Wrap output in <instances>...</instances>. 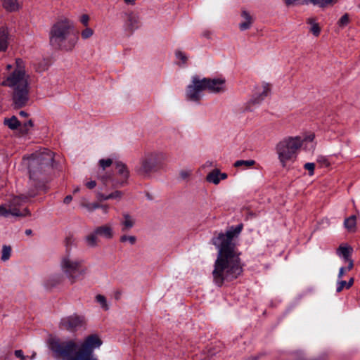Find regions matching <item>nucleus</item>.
<instances>
[{
    "mask_svg": "<svg viewBox=\"0 0 360 360\" xmlns=\"http://www.w3.org/2000/svg\"><path fill=\"white\" fill-rule=\"evenodd\" d=\"M165 160V155L162 153H151L146 154L141 158L139 165L136 171L141 175H148L155 171Z\"/></svg>",
    "mask_w": 360,
    "mask_h": 360,
    "instance_id": "6e6552de",
    "label": "nucleus"
},
{
    "mask_svg": "<svg viewBox=\"0 0 360 360\" xmlns=\"http://www.w3.org/2000/svg\"><path fill=\"white\" fill-rule=\"evenodd\" d=\"M27 198L16 196L14 197L8 205H0V216L8 217H25L30 214L29 210L26 208L22 210L19 208L26 201Z\"/></svg>",
    "mask_w": 360,
    "mask_h": 360,
    "instance_id": "1a4fd4ad",
    "label": "nucleus"
},
{
    "mask_svg": "<svg viewBox=\"0 0 360 360\" xmlns=\"http://www.w3.org/2000/svg\"><path fill=\"white\" fill-rule=\"evenodd\" d=\"M109 199H110V198H108V195H101V200H107Z\"/></svg>",
    "mask_w": 360,
    "mask_h": 360,
    "instance_id": "5fc2aeb1",
    "label": "nucleus"
},
{
    "mask_svg": "<svg viewBox=\"0 0 360 360\" xmlns=\"http://www.w3.org/2000/svg\"><path fill=\"white\" fill-rule=\"evenodd\" d=\"M354 278H351L349 281L347 283L345 281H341L338 283V287H337V292H340L342 290L344 287H346L347 288H351L354 284Z\"/></svg>",
    "mask_w": 360,
    "mask_h": 360,
    "instance_id": "cd10ccee",
    "label": "nucleus"
},
{
    "mask_svg": "<svg viewBox=\"0 0 360 360\" xmlns=\"http://www.w3.org/2000/svg\"><path fill=\"white\" fill-rule=\"evenodd\" d=\"M62 281V277H60V276H58L56 278V281H55V278H50L49 280V283H48V285L49 286H53L55 285L57 283H59Z\"/></svg>",
    "mask_w": 360,
    "mask_h": 360,
    "instance_id": "37998d69",
    "label": "nucleus"
},
{
    "mask_svg": "<svg viewBox=\"0 0 360 360\" xmlns=\"http://www.w3.org/2000/svg\"><path fill=\"white\" fill-rule=\"evenodd\" d=\"M352 252V248L347 245H340L336 251L337 255L339 257H342L345 261L349 260L351 259L350 257Z\"/></svg>",
    "mask_w": 360,
    "mask_h": 360,
    "instance_id": "412c9836",
    "label": "nucleus"
},
{
    "mask_svg": "<svg viewBox=\"0 0 360 360\" xmlns=\"http://www.w3.org/2000/svg\"><path fill=\"white\" fill-rule=\"evenodd\" d=\"M79 188H75V189L74 190V193L78 192V191H79Z\"/></svg>",
    "mask_w": 360,
    "mask_h": 360,
    "instance_id": "680f3d73",
    "label": "nucleus"
},
{
    "mask_svg": "<svg viewBox=\"0 0 360 360\" xmlns=\"http://www.w3.org/2000/svg\"><path fill=\"white\" fill-rule=\"evenodd\" d=\"M202 82L205 90L214 94L224 93L226 90V79L223 77L203 78Z\"/></svg>",
    "mask_w": 360,
    "mask_h": 360,
    "instance_id": "f8f14e48",
    "label": "nucleus"
},
{
    "mask_svg": "<svg viewBox=\"0 0 360 360\" xmlns=\"http://www.w3.org/2000/svg\"><path fill=\"white\" fill-rule=\"evenodd\" d=\"M20 115L21 117H25L27 115V112H25V111H20Z\"/></svg>",
    "mask_w": 360,
    "mask_h": 360,
    "instance_id": "13d9d810",
    "label": "nucleus"
},
{
    "mask_svg": "<svg viewBox=\"0 0 360 360\" xmlns=\"http://www.w3.org/2000/svg\"><path fill=\"white\" fill-rule=\"evenodd\" d=\"M112 164V159L108 158V159H101L99 161V165L105 169V168L110 167Z\"/></svg>",
    "mask_w": 360,
    "mask_h": 360,
    "instance_id": "4c0bfd02",
    "label": "nucleus"
},
{
    "mask_svg": "<svg viewBox=\"0 0 360 360\" xmlns=\"http://www.w3.org/2000/svg\"><path fill=\"white\" fill-rule=\"evenodd\" d=\"M98 237V234L96 233V231L94 229L93 232L86 236L85 241L86 245L90 247L97 246L99 242Z\"/></svg>",
    "mask_w": 360,
    "mask_h": 360,
    "instance_id": "b1692460",
    "label": "nucleus"
},
{
    "mask_svg": "<svg viewBox=\"0 0 360 360\" xmlns=\"http://www.w3.org/2000/svg\"><path fill=\"white\" fill-rule=\"evenodd\" d=\"M127 29L130 31H134L139 28L140 25V18L137 13L130 12L127 14L126 20Z\"/></svg>",
    "mask_w": 360,
    "mask_h": 360,
    "instance_id": "2eb2a0df",
    "label": "nucleus"
},
{
    "mask_svg": "<svg viewBox=\"0 0 360 360\" xmlns=\"http://www.w3.org/2000/svg\"><path fill=\"white\" fill-rule=\"evenodd\" d=\"M35 356H36V352H34L32 353V354L30 356H29L28 359L33 360V359H34Z\"/></svg>",
    "mask_w": 360,
    "mask_h": 360,
    "instance_id": "4d7b16f0",
    "label": "nucleus"
},
{
    "mask_svg": "<svg viewBox=\"0 0 360 360\" xmlns=\"http://www.w3.org/2000/svg\"><path fill=\"white\" fill-rule=\"evenodd\" d=\"M11 255V248L10 246L4 245L1 250V260L6 262L9 259Z\"/></svg>",
    "mask_w": 360,
    "mask_h": 360,
    "instance_id": "c85d7f7f",
    "label": "nucleus"
},
{
    "mask_svg": "<svg viewBox=\"0 0 360 360\" xmlns=\"http://www.w3.org/2000/svg\"><path fill=\"white\" fill-rule=\"evenodd\" d=\"M202 79L198 77L192 78V84L188 85L186 89V98L191 101L198 102L202 97V91H204Z\"/></svg>",
    "mask_w": 360,
    "mask_h": 360,
    "instance_id": "ddd939ff",
    "label": "nucleus"
},
{
    "mask_svg": "<svg viewBox=\"0 0 360 360\" xmlns=\"http://www.w3.org/2000/svg\"><path fill=\"white\" fill-rule=\"evenodd\" d=\"M271 85L266 82L258 84L255 86L254 94L245 104V110L252 111L254 107L259 104L269 94Z\"/></svg>",
    "mask_w": 360,
    "mask_h": 360,
    "instance_id": "9d476101",
    "label": "nucleus"
},
{
    "mask_svg": "<svg viewBox=\"0 0 360 360\" xmlns=\"http://www.w3.org/2000/svg\"><path fill=\"white\" fill-rule=\"evenodd\" d=\"M256 162L253 160H237L234 163V167H244L245 168L251 167L255 165Z\"/></svg>",
    "mask_w": 360,
    "mask_h": 360,
    "instance_id": "bb28decb",
    "label": "nucleus"
},
{
    "mask_svg": "<svg viewBox=\"0 0 360 360\" xmlns=\"http://www.w3.org/2000/svg\"><path fill=\"white\" fill-rule=\"evenodd\" d=\"M175 56L176 58L181 60V63L182 64H186V62H187V60H188V57L186 56V55L185 54V53H184L183 51H180V50H176L175 51Z\"/></svg>",
    "mask_w": 360,
    "mask_h": 360,
    "instance_id": "2f4dec72",
    "label": "nucleus"
},
{
    "mask_svg": "<svg viewBox=\"0 0 360 360\" xmlns=\"http://www.w3.org/2000/svg\"><path fill=\"white\" fill-rule=\"evenodd\" d=\"M242 229V224L231 226L225 233H219L212 239V244L218 249L212 271L213 282L219 287L226 281L236 279L243 273L240 252L234 242Z\"/></svg>",
    "mask_w": 360,
    "mask_h": 360,
    "instance_id": "f257e3e1",
    "label": "nucleus"
},
{
    "mask_svg": "<svg viewBox=\"0 0 360 360\" xmlns=\"http://www.w3.org/2000/svg\"><path fill=\"white\" fill-rule=\"evenodd\" d=\"M73 30L74 25L70 19L67 18L58 19L50 30V44L61 50L72 51L79 40L77 35L70 37V32Z\"/></svg>",
    "mask_w": 360,
    "mask_h": 360,
    "instance_id": "20e7f679",
    "label": "nucleus"
},
{
    "mask_svg": "<svg viewBox=\"0 0 360 360\" xmlns=\"http://www.w3.org/2000/svg\"><path fill=\"white\" fill-rule=\"evenodd\" d=\"M339 0H307L306 5L311 4L320 8L324 9L335 6Z\"/></svg>",
    "mask_w": 360,
    "mask_h": 360,
    "instance_id": "6ab92c4d",
    "label": "nucleus"
},
{
    "mask_svg": "<svg viewBox=\"0 0 360 360\" xmlns=\"http://www.w3.org/2000/svg\"><path fill=\"white\" fill-rule=\"evenodd\" d=\"M95 229L99 237L106 240H111L115 236L114 229L111 224H105L97 226Z\"/></svg>",
    "mask_w": 360,
    "mask_h": 360,
    "instance_id": "4468645a",
    "label": "nucleus"
},
{
    "mask_svg": "<svg viewBox=\"0 0 360 360\" xmlns=\"http://www.w3.org/2000/svg\"><path fill=\"white\" fill-rule=\"evenodd\" d=\"M358 8L360 9V3L358 5Z\"/></svg>",
    "mask_w": 360,
    "mask_h": 360,
    "instance_id": "e2e57ef3",
    "label": "nucleus"
},
{
    "mask_svg": "<svg viewBox=\"0 0 360 360\" xmlns=\"http://www.w3.org/2000/svg\"><path fill=\"white\" fill-rule=\"evenodd\" d=\"M6 70L9 71L2 82V85L13 90V99L18 108L24 106L29 100L30 75L25 70L22 60L17 58L14 65L8 64Z\"/></svg>",
    "mask_w": 360,
    "mask_h": 360,
    "instance_id": "7ed1b4c3",
    "label": "nucleus"
},
{
    "mask_svg": "<svg viewBox=\"0 0 360 360\" xmlns=\"http://www.w3.org/2000/svg\"><path fill=\"white\" fill-rule=\"evenodd\" d=\"M318 162L321 164L322 167H328L330 162L326 157L321 156L318 158Z\"/></svg>",
    "mask_w": 360,
    "mask_h": 360,
    "instance_id": "a19ab883",
    "label": "nucleus"
},
{
    "mask_svg": "<svg viewBox=\"0 0 360 360\" xmlns=\"http://www.w3.org/2000/svg\"><path fill=\"white\" fill-rule=\"evenodd\" d=\"M120 241L123 243H129L131 245H134L136 242V238L134 236L122 235L120 238Z\"/></svg>",
    "mask_w": 360,
    "mask_h": 360,
    "instance_id": "7c9ffc66",
    "label": "nucleus"
},
{
    "mask_svg": "<svg viewBox=\"0 0 360 360\" xmlns=\"http://www.w3.org/2000/svg\"><path fill=\"white\" fill-rule=\"evenodd\" d=\"M8 30L5 27L0 28V51H5L8 47Z\"/></svg>",
    "mask_w": 360,
    "mask_h": 360,
    "instance_id": "5701e85b",
    "label": "nucleus"
},
{
    "mask_svg": "<svg viewBox=\"0 0 360 360\" xmlns=\"http://www.w3.org/2000/svg\"><path fill=\"white\" fill-rule=\"evenodd\" d=\"M3 7L8 11L13 12L19 10L21 7L20 0H1Z\"/></svg>",
    "mask_w": 360,
    "mask_h": 360,
    "instance_id": "4be33fe9",
    "label": "nucleus"
},
{
    "mask_svg": "<svg viewBox=\"0 0 360 360\" xmlns=\"http://www.w3.org/2000/svg\"><path fill=\"white\" fill-rule=\"evenodd\" d=\"M14 354L15 356L20 360H27L29 358V356L24 355V353L21 349L15 350Z\"/></svg>",
    "mask_w": 360,
    "mask_h": 360,
    "instance_id": "ea45409f",
    "label": "nucleus"
},
{
    "mask_svg": "<svg viewBox=\"0 0 360 360\" xmlns=\"http://www.w3.org/2000/svg\"><path fill=\"white\" fill-rule=\"evenodd\" d=\"M191 174V170L186 169V170H181L179 173L180 176L185 179L190 176Z\"/></svg>",
    "mask_w": 360,
    "mask_h": 360,
    "instance_id": "c03bdc74",
    "label": "nucleus"
},
{
    "mask_svg": "<svg viewBox=\"0 0 360 360\" xmlns=\"http://www.w3.org/2000/svg\"><path fill=\"white\" fill-rule=\"evenodd\" d=\"M346 262H348V263H349L348 266H347V270L349 271L353 268V266H354L353 260L352 259H350L349 260H347Z\"/></svg>",
    "mask_w": 360,
    "mask_h": 360,
    "instance_id": "3c124183",
    "label": "nucleus"
},
{
    "mask_svg": "<svg viewBox=\"0 0 360 360\" xmlns=\"http://www.w3.org/2000/svg\"><path fill=\"white\" fill-rule=\"evenodd\" d=\"M135 224L134 218L127 212L122 214V219L120 221L121 231L126 232L134 227Z\"/></svg>",
    "mask_w": 360,
    "mask_h": 360,
    "instance_id": "f3484780",
    "label": "nucleus"
},
{
    "mask_svg": "<svg viewBox=\"0 0 360 360\" xmlns=\"http://www.w3.org/2000/svg\"><path fill=\"white\" fill-rule=\"evenodd\" d=\"M45 69H46V68H41V69L37 68V70L38 71H42V70H44Z\"/></svg>",
    "mask_w": 360,
    "mask_h": 360,
    "instance_id": "052dcab7",
    "label": "nucleus"
},
{
    "mask_svg": "<svg viewBox=\"0 0 360 360\" xmlns=\"http://www.w3.org/2000/svg\"><path fill=\"white\" fill-rule=\"evenodd\" d=\"M109 208H110V207L108 205H101V209L102 210V211L104 214L108 213Z\"/></svg>",
    "mask_w": 360,
    "mask_h": 360,
    "instance_id": "09e8293b",
    "label": "nucleus"
},
{
    "mask_svg": "<svg viewBox=\"0 0 360 360\" xmlns=\"http://www.w3.org/2000/svg\"><path fill=\"white\" fill-rule=\"evenodd\" d=\"M127 4H134L136 0H124Z\"/></svg>",
    "mask_w": 360,
    "mask_h": 360,
    "instance_id": "6e6d98bb",
    "label": "nucleus"
},
{
    "mask_svg": "<svg viewBox=\"0 0 360 360\" xmlns=\"http://www.w3.org/2000/svg\"><path fill=\"white\" fill-rule=\"evenodd\" d=\"M283 3L287 6H292L297 4L306 5L307 0H283Z\"/></svg>",
    "mask_w": 360,
    "mask_h": 360,
    "instance_id": "72a5a7b5",
    "label": "nucleus"
},
{
    "mask_svg": "<svg viewBox=\"0 0 360 360\" xmlns=\"http://www.w3.org/2000/svg\"><path fill=\"white\" fill-rule=\"evenodd\" d=\"M302 144L303 140L300 136H288L276 144V152L282 167L296 160Z\"/></svg>",
    "mask_w": 360,
    "mask_h": 360,
    "instance_id": "39448f33",
    "label": "nucleus"
},
{
    "mask_svg": "<svg viewBox=\"0 0 360 360\" xmlns=\"http://www.w3.org/2000/svg\"><path fill=\"white\" fill-rule=\"evenodd\" d=\"M115 169L117 170V173L120 176V182L119 183L121 186H122L124 183H126L127 179L129 176V172L126 166L122 162L117 161L115 162Z\"/></svg>",
    "mask_w": 360,
    "mask_h": 360,
    "instance_id": "dca6fc26",
    "label": "nucleus"
},
{
    "mask_svg": "<svg viewBox=\"0 0 360 360\" xmlns=\"http://www.w3.org/2000/svg\"><path fill=\"white\" fill-rule=\"evenodd\" d=\"M94 30L89 27H86L84 30H82L80 33L81 37L83 40H86L91 38L94 35Z\"/></svg>",
    "mask_w": 360,
    "mask_h": 360,
    "instance_id": "c756f323",
    "label": "nucleus"
},
{
    "mask_svg": "<svg viewBox=\"0 0 360 360\" xmlns=\"http://www.w3.org/2000/svg\"><path fill=\"white\" fill-rule=\"evenodd\" d=\"M122 197V193L119 191H116L108 195L110 199H118L120 200Z\"/></svg>",
    "mask_w": 360,
    "mask_h": 360,
    "instance_id": "79ce46f5",
    "label": "nucleus"
},
{
    "mask_svg": "<svg viewBox=\"0 0 360 360\" xmlns=\"http://www.w3.org/2000/svg\"><path fill=\"white\" fill-rule=\"evenodd\" d=\"M304 169L309 172V175L312 176L314 172L315 165L312 162H307L304 166Z\"/></svg>",
    "mask_w": 360,
    "mask_h": 360,
    "instance_id": "58836bf2",
    "label": "nucleus"
},
{
    "mask_svg": "<svg viewBox=\"0 0 360 360\" xmlns=\"http://www.w3.org/2000/svg\"><path fill=\"white\" fill-rule=\"evenodd\" d=\"M53 153L47 149L32 154L27 160H24V164L27 166L30 178H33L40 173L46 167H52Z\"/></svg>",
    "mask_w": 360,
    "mask_h": 360,
    "instance_id": "0eeeda50",
    "label": "nucleus"
},
{
    "mask_svg": "<svg viewBox=\"0 0 360 360\" xmlns=\"http://www.w3.org/2000/svg\"><path fill=\"white\" fill-rule=\"evenodd\" d=\"M102 343L96 334L86 336L80 344L73 340L61 342L55 338H51L49 340L50 349L63 360H98L94 354V350L99 348Z\"/></svg>",
    "mask_w": 360,
    "mask_h": 360,
    "instance_id": "f03ea898",
    "label": "nucleus"
},
{
    "mask_svg": "<svg viewBox=\"0 0 360 360\" xmlns=\"http://www.w3.org/2000/svg\"><path fill=\"white\" fill-rule=\"evenodd\" d=\"M32 127V120H29L28 122H25L23 124V127L25 128V129L23 130L24 132H27L28 131V127Z\"/></svg>",
    "mask_w": 360,
    "mask_h": 360,
    "instance_id": "de8ad7c7",
    "label": "nucleus"
},
{
    "mask_svg": "<svg viewBox=\"0 0 360 360\" xmlns=\"http://www.w3.org/2000/svg\"><path fill=\"white\" fill-rule=\"evenodd\" d=\"M81 206L82 207L85 208L89 212H93L94 211L91 202H82L81 203Z\"/></svg>",
    "mask_w": 360,
    "mask_h": 360,
    "instance_id": "a18cd8bd",
    "label": "nucleus"
},
{
    "mask_svg": "<svg viewBox=\"0 0 360 360\" xmlns=\"http://www.w3.org/2000/svg\"><path fill=\"white\" fill-rule=\"evenodd\" d=\"M61 271L65 275L71 284L76 283L86 274V268L83 266L81 259H76L70 255H64L60 262Z\"/></svg>",
    "mask_w": 360,
    "mask_h": 360,
    "instance_id": "423d86ee",
    "label": "nucleus"
},
{
    "mask_svg": "<svg viewBox=\"0 0 360 360\" xmlns=\"http://www.w3.org/2000/svg\"><path fill=\"white\" fill-rule=\"evenodd\" d=\"M85 186L89 188V189H93L94 188L96 187V183L95 181H86L85 183Z\"/></svg>",
    "mask_w": 360,
    "mask_h": 360,
    "instance_id": "49530a36",
    "label": "nucleus"
},
{
    "mask_svg": "<svg viewBox=\"0 0 360 360\" xmlns=\"http://www.w3.org/2000/svg\"><path fill=\"white\" fill-rule=\"evenodd\" d=\"M96 300L105 310L108 309V304L106 302V299L103 295H97L96 297Z\"/></svg>",
    "mask_w": 360,
    "mask_h": 360,
    "instance_id": "473e14b6",
    "label": "nucleus"
},
{
    "mask_svg": "<svg viewBox=\"0 0 360 360\" xmlns=\"http://www.w3.org/2000/svg\"><path fill=\"white\" fill-rule=\"evenodd\" d=\"M356 217L355 215L350 216L345 220V228L349 231L354 232L356 230Z\"/></svg>",
    "mask_w": 360,
    "mask_h": 360,
    "instance_id": "393cba45",
    "label": "nucleus"
},
{
    "mask_svg": "<svg viewBox=\"0 0 360 360\" xmlns=\"http://www.w3.org/2000/svg\"><path fill=\"white\" fill-rule=\"evenodd\" d=\"M90 17L88 14H82L79 18V21L86 27H89Z\"/></svg>",
    "mask_w": 360,
    "mask_h": 360,
    "instance_id": "e433bc0d",
    "label": "nucleus"
},
{
    "mask_svg": "<svg viewBox=\"0 0 360 360\" xmlns=\"http://www.w3.org/2000/svg\"><path fill=\"white\" fill-rule=\"evenodd\" d=\"M31 233H32V231L30 229H27V230L25 231V233L27 235H30Z\"/></svg>",
    "mask_w": 360,
    "mask_h": 360,
    "instance_id": "bf43d9fd",
    "label": "nucleus"
},
{
    "mask_svg": "<svg viewBox=\"0 0 360 360\" xmlns=\"http://www.w3.org/2000/svg\"><path fill=\"white\" fill-rule=\"evenodd\" d=\"M4 124L7 125L11 129H15L20 126V122L15 116H13L11 118L5 119Z\"/></svg>",
    "mask_w": 360,
    "mask_h": 360,
    "instance_id": "a878e982",
    "label": "nucleus"
},
{
    "mask_svg": "<svg viewBox=\"0 0 360 360\" xmlns=\"http://www.w3.org/2000/svg\"><path fill=\"white\" fill-rule=\"evenodd\" d=\"M344 274H345V268L341 267L339 270L338 278H341L343 276Z\"/></svg>",
    "mask_w": 360,
    "mask_h": 360,
    "instance_id": "603ef678",
    "label": "nucleus"
},
{
    "mask_svg": "<svg viewBox=\"0 0 360 360\" xmlns=\"http://www.w3.org/2000/svg\"><path fill=\"white\" fill-rule=\"evenodd\" d=\"M243 21L239 24V28L241 31L248 30L252 24V18L250 13L246 11H243L241 13Z\"/></svg>",
    "mask_w": 360,
    "mask_h": 360,
    "instance_id": "aec40b11",
    "label": "nucleus"
},
{
    "mask_svg": "<svg viewBox=\"0 0 360 360\" xmlns=\"http://www.w3.org/2000/svg\"><path fill=\"white\" fill-rule=\"evenodd\" d=\"M309 22L312 24L311 27V32L314 35L318 36L320 34V27L319 25L313 21V20H309Z\"/></svg>",
    "mask_w": 360,
    "mask_h": 360,
    "instance_id": "c9c22d12",
    "label": "nucleus"
},
{
    "mask_svg": "<svg viewBox=\"0 0 360 360\" xmlns=\"http://www.w3.org/2000/svg\"><path fill=\"white\" fill-rule=\"evenodd\" d=\"M227 178V174L226 173H221L219 169H214L212 172H210L206 176V180L212 183L215 185H217L220 180L226 179Z\"/></svg>",
    "mask_w": 360,
    "mask_h": 360,
    "instance_id": "a211bd4d",
    "label": "nucleus"
},
{
    "mask_svg": "<svg viewBox=\"0 0 360 360\" xmlns=\"http://www.w3.org/2000/svg\"><path fill=\"white\" fill-rule=\"evenodd\" d=\"M72 199V196H71V195H67V196L64 198L63 202H64V203H65V204H69V203L71 202Z\"/></svg>",
    "mask_w": 360,
    "mask_h": 360,
    "instance_id": "8fccbe9b",
    "label": "nucleus"
},
{
    "mask_svg": "<svg viewBox=\"0 0 360 360\" xmlns=\"http://www.w3.org/2000/svg\"><path fill=\"white\" fill-rule=\"evenodd\" d=\"M349 22V16L347 13H345L338 20V24L340 27H344Z\"/></svg>",
    "mask_w": 360,
    "mask_h": 360,
    "instance_id": "f704fd0d",
    "label": "nucleus"
},
{
    "mask_svg": "<svg viewBox=\"0 0 360 360\" xmlns=\"http://www.w3.org/2000/svg\"><path fill=\"white\" fill-rule=\"evenodd\" d=\"M86 326V320L83 316L72 314L61 319L60 328L70 332H74Z\"/></svg>",
    "mask_w": 360,
    "mask_h": 360,
    "instance_id": "9b49d317",
    "label": "nucleus"
},
{
    "mask_svg": "<svg viewBox=\"0 0 360 360\" xmlns=\"http://www.w3.org/2000/svg\"><path fill=\"white\" fill-rule=\"evenodd\" d=\"M91 203H92V207H93L94 210H95L98 208H101V205L96 203V202H91Z\"/></svg>",
    "mask_w": 360,
    "mask_h": 360,
    "instance_id": "864d4df0",
    "label": "nucleus"
}]
</instances>
